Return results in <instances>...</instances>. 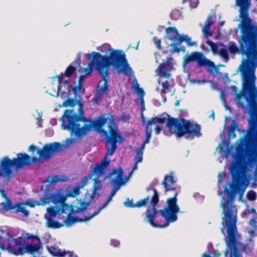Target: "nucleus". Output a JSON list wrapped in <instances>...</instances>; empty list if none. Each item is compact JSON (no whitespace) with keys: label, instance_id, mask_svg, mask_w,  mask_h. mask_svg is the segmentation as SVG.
I'll use <instances>...</instances> for the list:
<instances>
[{"label":"nucleus","instance_id":"9d476101","mask_svg":"<svg viewBox=\"0 0 257 257\" xmlns=\"http://www.w3.org/2000/svg\"><path fill=\"white\" fill-rule=\"evenodd\" d=\"M7 247L9 251L15 255H23L25 253H33L38 251L42 248V245L41 242L32 245L26 242L23 244L21 240L12 238L9 240Z\"/></svg>","mask_w":257,"mask_h":257},{"label":"nucleus","instance_id":"5fc2aeb1","mask_svg":"<svg viewBox=\"0 0 257 257\" xmlns=\"http://www.w3.org/2000/svg\"><path fill=\"white\" fill-rule=\"evenodd\" d=\"M120 244V242L116 239L111 240V245L114 247H118Z\"/></svg>","mask_w":257,"mask_h":257},{"label":"nucleus","instance_id":"7ed1b4c3","mask_svg":"<svg viewBox=\"0 0 257 257\" xmlns=\"http://www.w3.org/2000/svg\"><path fill=\"white\" fill-rule=\"evenodd\" d=\"M162 185L164 188V193L168 194L169 192H172L173 196L166 200V205L160 210L156 208L159 202V196L157 189L155 188L147 189L148 191H153V195L150 200L152 207L147 209L145 219L154 227H166L170 223L175 222L178 218L177 214L180 212L177 198L179 191L176 187L173 172L165 176Z\"/></svg>","mask_w":257,"mask_h":257},{"label":"nucleus","instance_id":"bf43d9fd","mask_svg":"<svg viewBox=\"0 0 257 257\" xmlns=\"http://www.w3.org/2000/svg\"><path fill=\"white\" fill-rule=\"evenodd\" d=\"M30 165L32 164V162H37L39 161V159H41L40 158H37V157H30Z\"/></svg>","mask_w":257,"mask_h":257},{"label":"nucleus","instance_id":"49530a36","mask_svg":"<svg viewBox=\"0 0 257 257\" xmlns=\"http://www.w3.org/2000/svg\"><path fill=\"white\" fill-rule=\"evenodd\" d=\"M239 246L241 247V249L243 252H247V251L250 250V248L248 247V246L247 244H241L239 242V244L238 245V247Z\"/></svg>","mask_w":257,"mask_h":257},{"label":"nucleus","instance_id":"6ab92c4d","mask_svg":"<svg viewBox=\"0 0 257 257\" xmlns=\"http://www.w3.org/2000/svg\"><path fill=\"white\" fill-rule=\"evenodd\" d=\"M198 65L199 67L206 66L208 68V71L210 72L213 71H216L218 70L217 67L222 66V65L219 64L216 66L213 61H210L204 56L203 54L201 52L200 53V55L198 57L197 61Z\"/></svg>","mask_w":257,"mask_h":257},{"label":"nucleus","instance_id":"20e7f679","mask_svg":"<svg viewBox=\"0 0 257 257\" xmlns=\"http://www.w3.org/2000/svg\"><path fill=\"white\" fill-rule=\"evenodd\" d=\"M243 156L236 155L235 163L230 168L232 178L231 183L229 185L230 191H227V199L221 202L223 216L222 217V228L221 230L226 231L237 230L236 223L237 221V209L233 204L235 196L240 193L241 196L248 185V178L245 170L241 168L242 164Z\"/></svg>","mask_w":257,"mask_h":257},{"label":"nucleus","instance_id":"69168bd1","mask_svg":"<svg viewBox=\"0 0 257 257\" xmlns=\"http://www.w3.org/2000/svg\"><path fill=\"white\" fill-rule=\"evenodd\" d=\"M162 130V128L161 127L159 126H157L156 127V128H155V133L156 134H159L161 131Z\"/></svg>","mask_w":257,"mask_h":257},{"label":"nucleus","instance_id":"09e8293b","mask_svg":"<svg viewBox=\"0 0 257 257\" xmlns=\"http://www.w3.org/2000/svg\"><path fill=\"white\" fill-rule=\"evenodd\" d=\"M243 213L245 215L253 214H254V216H255V215L257 214V213L256 212L255 209H254L253 208L247 209L246 211H244Z\"/></svg>","mask_w":257,"mask_h":257},{"label":"nucleus","instance_id":"4d7b16f0","mask_svg":"<svg viewBox=\"0 0 257 257\" xmlns=\"http://www.w3.org/2000/svg\"><path fill=\"white\" fill-rule=\"evenodd\" d=\"M41 203H42V202L39 203V202H33V203H27L26 204L29 205L31 207H35V206L36 205H42Z\"/></svg>","mask_w":257,"mask_h":257},{"label":"nucleus","instance_id":"7c9ffc66","mask_svg":"<svg viewBox=\"0 0 257 257\" xmlns=\"http://www.w3.org/2000/svg\"><path fill=\"white\" fill-rule=\"evenodd\" d=\"M76 68L72 66V65H70L68 66L65 72V75L67 77H71L73 73L76 71Z\"/></svg>","mask_w":257,"mask_h":257},{"label":"nucleus","instance_id":"c9c22d12","mask_svg":"<svg viewBox=\"0 0 257 257\" xmlns=\"http://www.w3.org/2000/svg\"><path fill=\"white\" fill-rule=\"evenodd\" d=\"M206 44L211 47V51L213 54H216L218 52L217 44L211 41H207Z\"/></svg>","mask_w":257,"mask_h":257},{"label":"nucleus","instance_id":"a19ab883","mask_svg":"<svg viewBox=\"0 0 257 257\" xmlns=\"http://www.w3.org/2000/svg\"><path fill=\"white\" fill-rule=\"evenodd\" d=\"M153 42L156 46L157 48L159 50H161L162 49V48L161 47V40L158 39L157 37H155L153 39Z\"/></svg>","mask_w":257,"mask_h":257},{"label":"nucleus","instance_id":"72a5a7b5","mask_svg":"<svg viewBox=\"0 0 257 257\" xmlns=\"http://www.w3.org/2000/svg\"><path fill=\"white\" fill-rule=\"evenodd\" d=\"M146 144L143 143L141 146L139 147L136 151V156H138L139 159V161L141 160V158L143 157V153L145 150Z\"/></svg>","mask_w":257,"mask_h":257},{"label":"nucleus","instance_id":"423d86ee","mask_svg":"<svg viewBox=\"0 0 257 257\" xmlns=\"http://www.w3.org/2000/svg\"><path fill=\"white\" fill-rule=\"evenodd\" d=\"M91 56V59L88 66L84 69V75L85 77L91 74L94 66L97 71V67L99 65L102 67V71L112 66L119 73L126 74L132 72V68L127 63L125 55L121 50L111 49L108 56L102 55L98 52H92Z\"/></svg>","mask_w":257,"mask_h":257},{"label":"nucleus","instance_id":"4be33fe9","mask_svg":"<svg viewBox=\"0 0 257 257\" xmlns=\"http://www.w3.org/2000/svg\"><path fill=\"white\" fill-rule=\"evenodd\" d=\"M213 17L209 15L208 16L207 19L205 22L204 27H202V32L206 37L212 36V33L209 32L210 28L213 24L212 21Z\"/></svg>","mask_w":257,"mask_h":257},{"label":"nucleus","instance_id":"f3484780","mask_svg":"<svg viewBox=\"0 0 257 257\" xmlns=\"http://www.w3.org/2000/svg\"><path fill=\"white\" fill-rule=\"evenodd\" d=\"M110 163V161L106 159V157H104L100 163H98L94 165H91V169L92 170L89 174L90 178L93 176L97 177L105 176L106 174L105 169L109 165Z\"/></svg>","mask_w":257,"mask_h":257},{"label":"nucleus","instance_id":"37998d69","mask_svg":"<svg viewBox=\"0 0 257 257\" xmlns=\"http://www.w3.org/2000/svg\"><path fill=\"white\" fill-rule=\"evenodd\" d=\"M150 125H148V124L147 123V125L146 127L145 130V133H146V138L148 139L151 138V134L152 132V129L151 128H150Z\"/></svg>","mask_w":257,"mask_h":257},{"label":"nucleus","instance_id":"bb28decb","mask_svg":"<svg viewBox=\"0 0 257 257\" xmlns=\"http://www.w3.org/2000/svg\"><path fill=\"white\" fill-rule=\"evenodd\" d=\"M0 176H3L6 178L8 180H10L13 178L12 174H7L5 168L3 165V159L0 161Z\"/></svg>","mask_w":257,"mask_h":257},{"label":"nucleus","instance_id":"f257e3e1","mask_svg":"<svg viewBox=\"0 0 257 257\" xmlns=\"http://www.w3.org/2000/svg\"><path fill=\"white\" fill-rule=\"evenodd\" d=\"M62 127L68 131L71 135L81 138L94 127L105 136L106 142L111 144L105 157L112 156L117 148L118 141L122 142L123 138L118 133L117 127L113 115L99 116L96 120L92 121L82 115L73 113V110H66L61 118Z\"/></svg>","mask_w":257,"mask_h":257},{"label":"nucleus","instance_id":"774afa93","mask_svg":"<svg viewBox=\"0 0 257 257\" xmlns=\"http://www.w3.org/2000/svg\"><path fill=\"white\" fill-rule=\"evenodd\" d=\"M214 257H220L221 255V253L219 252L218 250H216L213 252Z\"/></svg>","mask_w":257,"mask_h":257},{"label":"nucleus","instance_id":"338daca9","mask_svg":"<svg viewBox=\"0 0 257 257\" xmlns=\"http://www.w3.org/2000/svg\"><path fill=\"white\" fill-rule=\"evenodd\" d=\"M88 178L87 177H85L83 178V179L82 180V186H84L85 185L87 182H88Z\"/></svg>","mask_w":257,"mask_h":257},{"label":"nucleus","instance_id":"c85d7f7f","mask_svg":"<svg viewBox=\"0 0 257 257\" xmlns=\"http://www.w3.org/2000/svg\"><path fill=\"white\" fill-rule=\"evenodd\" d=\"M99 178L100 177H95V178L93 179L94 183L92 187V194L93 195H95L97 191L100 188L99 185L100 184V181L99 180Z\"/></svg>","mask_w":257,"mask_h":257},{"label":"nucleus","instance_id":"ddd939ff","mask_svg":"<svg viewBox=\"0 0 257 257\" xmlns=\"http://www.w3.org/2000/svg\"><path fill=\"white\" fill-rule=\"evenodd\" d=\"M63 148V146L60 143L54 142L45 144L41 149L32 145L30 146L28 150L32 153L37 151V154L39 156V158L47 160L50 158L53 153L61 151Z\"/></svg>","mask_w":257,"mask_h":257},{"label":"nucleus","instance_id":"58836bf2","mask_svg":"<svg viewBox=\"0 0 257 257\" xmlns=\"http://www.w3.org/2000/svg\"><path fill=\"white\" fill-rule=\"evenodd\" d=\"M63 105L66 107H74L75 105V101L73 98H68L64 102Z\"/></svg>","mask_w":257,"mask_h":257},{"label":"nucleus","instance_id":"39448f33","mask_svg":"<svg viewBox=\"0 0 257 257\" xmlns=\"http://www.w3.org/2000/svg\"><path fill=\"white\" fill-rule=\"evenodd\" d=\"M242 80L241 89L238 92L235 85H231L236 104L248 112L257 104V88L255 86V69H239Z\"/></svg>","mask_w":257,"mask_h":257},{"label":"nucleus","instance_id":"6e6552de","mask_svg":"<svg viewBox=\"0 0 257 257\" xmlns=\"http://www.w3.org/2000/svg\"><path fill=\"white\" fill-rule=\"evenodd\" d=\"M247 112L249 114L248 127L236 146L237 155H242L244 149L257 150V104Z\"/></svg>","mask_w":257,"mask_h":257},{"label":"nucleus","instance_id":"e2e57ef3","mask_svg":"<svg viewBox=\"0 0 257 257\" xmlns=\"http://www.w3.org/2000/svg\"><path fill=\"white\" fill-rule=\"evenodd\" d=\"M85 78V75H81L79 76L78 79V83L79 84H83V81L84 80Z\"/></svg>","mask_w":257,"mask_h":257},{"label":"nucleus","instance_id":"cd10ccee","mask_svg":"<svg viewBox=\"0 0 257 257\" xmlns=\"http://www.w3.org/2000/svg\"><path fill=\"white\" fill-rule=\"evenodd\" d=\"M200 52H193L190 53V55L187 56L186 60L187 61H197L199 56L200 55Z\"/></svg>","mask_w":257,"mask_h":257},{"label":"nucleus","instance_id":"6e6d98bb","mask_svg":"<svg viewBox=\"0 0 257 257\" xmlns=\"http://www.w3.org/2000/svg\"><path fill=\"white\" fill-rule=\"evenodd\" d=\"M80 62H81V56H80V54H78L77 56L76 60L72 63V64H78L79 67H81Z\"/></svg>","mask_w":257,"mask_h":257},{"label":"nucleus","instance_id":"4468645a","mask_svg":"<svg viewBox=\"0 0 257 257\" xmlns=\"http://www.w3.org/2000/svg\"><path fill=\"white\" fill-rule=\"evenodd\" d=\"M123 170L120 167L117 169H113L112 170L111 173L110 175H116L115 178L112 179L111 181V183L114 186V188L111 191L109 197L105 203L97 210V211H99V213L102 209L104 208L107 204L112 200V197L115 194L117 190L120 188V185L124 183V182L123 180Z\"/></svg>","mask_w":257,"mask_h":257},{"label":"nucleus","instance_id":"603ef678","mask_svg":"<svg viewBox=\"0 0 257 257\" xmlns=\"http://www.w3.org/2000/svg\"><path fill=\"white\" fill-rule=\"evenodd\" d=\"M64 257H78L77 254H75L73 251H66Z\"/></svg>","mask_w":257,"mask_h":257},{"label":"nucleus","instance_id":"c03bdc74","mask_svg":"<svg viewBox=\"0 0 257 257\" xmlns=\"http://www.w3.org/2000/svg\"><path fill=\"white\" fill-rule=\"evenodd\" d=\"M66 253V251H62L61 249L58 248L57 252H55L54 256L57 257H64L65 254Z\"/></svg>","mask_w":257,"mask_h":257},{"label":"nucleus","instance_id":"0eeeda50","mask_svg":"<svg viewBox=\"0 0 257 257\" xmlns=\"http://www.w3.org/2000/svg\"><path fill=\"white\" fill-rule=\"evenodd\" d=\"M67 195H64L59 192L51 193L49 191L44 193L43 196L41 198L42 205H46L52 202L56 206L50 207L47 208V211L50 217H55L57 215L66 213V211L69 210L70 213H78L84 211L89 205V202H84L81 199L77 200L76 204L70 208V206L65 203Z\"/></svg>","mask_w":257,"mask_h":257},{"label":"nucleus","instance_id":"e433bc0d","mask_svg":"<svg viewBox=\"0 0 257 257\" xmlns=\"http://www.w3.org/2000/svg\"><path fill=\"white\" fill-rule=\"evenodd\" d=\"M74 223H75L74 216H71L70 213L68 214L64 220V223L67 226H70Z\"/></svg>","mask_w":257,"mask_h":257},{"label":"nucleus","instance_id":"680f3d73","mask_svg":"<svg viewBox=\"0 0 257 257\" xmlns=\"http://www.w3.org/2000/svg\"><path fill=\"white\" fill-rule=\"evenodd\" d=\"M137 90L138 93L140 94L141 95V97L144 96V95L145 94V92L142 88H139L137 89Z\"/></svg>","mask_w":257,"mask_h":257},{"label":"nucleus","instance_id":"b1692460","mask_svg":"<svg viewBox=\"0 0 257 257\" xmlns=\"http://www.w3.org/2000/svg\"><path fill=\"white\" fill-rule=\"evenodd\" d=\"M167 64L165 63H163L159 65L157 70L158 74L161 77L168 78L170 76L171 74L165 70L167 68Z\"/></svg>","mask_w":257,"mask_h":257},{"label":"nucleus","instance_id":"1a4fd4ad","mask_svg":"<svg viewBox=\"0 0 257 257\" xmlns=\"http://www.w3.org/2000/svg\"><path fill=\"white\" fill-rule=\"evenodd\" d=\"M167 115L169 117L168 115ZM166 125L170 131L174 127V133L179 138L184 136L186 139L191 140L195 137L199 138L202 136L200 125L192 123L185 118L179 119L175 117H169Z\"/></svg>","mask_w":257,"mask_h":257},{"label":"nucleus","instance_id":"9b49d317","mask_svg":"<svg viewBox=\"0 0 257 257\" xmlns=\"http://www.w3.org/2000/svg\"><path fill=\"white\" fill-rule=\"evenodd\" d=\"M3 165L7 174H12L14 177L12 167H15L16 169L23 168L24 166H30V156L26 153H20L17 154V157L10 159L7 156L3 158Z\"/></svg>","mask_w":257,"mask_h":257},{"label":"nucleus","instance_id":"de8ad7c7","mask_svg":"<svg viewBox=\"0 0 257 257\" xmlns=\"http://www.w3.org/2000/svg\"><path fill=\"white\" fill-rule=\"evenodd\" d=\"M65 179H60L58 176L53 177L50 181V183L52 184H55L58 183L59 181H65Z\"/></svg>","mask_w":257,"mask_h":257},{"label":"nucleus","instance_id":"8fccbe9b","mask_svg":"<svg viewBox=\"0 0 257 257\" xmlns=\"http://www.w3.org/2000/svg\"><path fill=\"white\" fill-rule=\"evenodd\" d=\"M142 160H143V158H141V160L139 161V159L138 157V156H135L136 162H135V164L134 166H133V171H134V170L137 169V168H138V164L139 163L142 162Z\"/></svg>","mask_w":257,"mask_h":257},{"label":"nucleus","instance_id":"2eb2a0df","mask_svg":"<svg viewBox=\"0 0 257 257\" xmlns=\"http://www.w3.org/2000/svg\"><path fill=\"white\" fill-rule=\"evenodd\" d=\"M99 65L97 67V72L102 78L104 82L102 85L99 87V88L96 90L94 99L97 101L101 100L103 96V94L106 93L108 90L109 88V73L108 68H105L104 71H102V67Z\"/></svg>","mask_w":257,"mask_h":257},{"label":"nucleus","instance_id":"f03ea898","mask_svg":"<svg viewBox=\"0 0 257 257\" xmlns=\"http://www.w3.org/2000/svg\"><path fill=\"white\" fill-rule=\"evenodd\" d=\"M250 0H235V5L239 7L240 22L238 25L240 30L238 47L231 44L228 50L231 54L238 53L243 58L239 69H256L257 68V24L253 23L248 17V11Z\"/></svg>","mask_w":257,"mask_h":257},{"label":"nucleus","instance_id":"c756f323","mask_svg":"<svg viewBox=\"0 0 257 257\" xmlns=\"http://www.w3.org/2000/svg\"><path fill=\"white\" fill-rule=\"evenodd\" d=\"M219 55L224 59L225 62H227L229 59V55L227 50L225 48H221L218 52Z\"/></svg>","mask_w":257,"mask_h":257},{"label":"nucleus","instance_id":"412c9836","mask_svg":"<svg viewBox=\"0 0 257 257\" xmlns=\"http://www.w3.org/2000/svg\"><path fill=\"white\" fill-rule=\"evenodd\" d=\"M167 38L169 40L178 42V38L180 35L179 34L177 29L175 27H168L166 29Z\"/></svg>","mask_w":257,"mask_h":257},{"label":"nucleus","instance_id":"a211bd4d","mask_svg":"<svg viewBox=\"0 0 257 257\" xmlns=\"http://www.w3.org/2000/svg\"><path fill=\"white\" fill-rule=\"evenodd\" d=\"M183 42H185L189 46H193L196 45V42H192L191 38L187 35H180L178 38V42L172 43L170 44L171 47H174V48L171 51L172 53H179L181 51H185V47H178Z\"/></svg>","mask_w":257,"mask_h":257},{"label":"nucleus","instance_id":"a878e982","mask_svg":"<svg viewBox=\"0 0 257 257\" xmlns=\"http://www.w3.org/2000/svg\"><path fill=\"white\" fill-rule=\"evenodd\" d=\"M99 214V211H95L91 215L85 216L83 218H80L78 216H74L75 222L83 221H87L92 218L95 216Z\"/></svg>","mask_w":257,"mask_h":257},{"label":"nucleus","instance_id":"0e129e2a","mask_svg":"<svg viewBox=\"0 0 257 257\" xmlns=\"http://www.w3.org/2000/svg\"><path fill=\"white\" fill-rule=\"evenodd\" d=\"M58 248H56L55 247H51V248L50 249L49 251L54 256V254L55 252H57Z\"/></svg>","mask_w":257,"mask_h":257},{"label":"nucleus","instance_id":"ea45409f","mask_svg":"<svg viewBox=\"0 0 257 257\" xmlns=\"http://www.w3.org/2000/svg\"><path fill=\"white\" fill-rule=\"evenodd\" d=\"M257 214L255 216H254V217L251 218L249 221V224L251 227H252L254 229H256L257 228Z\"/></svg>","mask_w":257,"mask_h":257},{"label":"nucleus","instance_id":"393cba45","mask_svg":"<svg viewBox=\"0 0 257 257\" xmlns=\"http://www.w3.org/2000/svg\"><path fill=\"white\" fill-rule=\"evenodd\" d=\"M167 120L166 117H152L151 119L148 120L147 121L148 125H151L153 123L154 124H163Z\"/></svg>","mask_w":257,"mask_h":257},{"label":"nucleus","instance_id":"aec40b11","mask_svg":"<svg viewBox=\"0 0 257 257\" xmlns=\"http://www.w3.org/2000/svg\"><path fill=\"white\" fill-rule=\"evenodd\" d=\"M246 154L247 155L249 161L251 164H255L256 167L254 172V177L257 178V150L253 149H244Z\"/></svg>","mask_w":257,"mask_h":257},{"label":"nucleus","instance_id":"f704fd0d","mask_svg":"<svg viewBox=\"0 0 257 257\" xmlns=\"http://www.w3.org/2000/svg\"><path fill=\"white\" fill-rule=\"evenodd\" d=\"M162 89L161 93L163 94H166L169 91V88L170 87V83L168 80H166L163 82L162 84Z\"/></svg>","mask_w":257,"mask_h":257},{"label":"nucleus","instance_id":"2f4dec72","mask_svg":"<svg viewBox=\"0 0 257 257\" xmlns=\"http://www.w3.org/2000/svg\"><path fill=\"white\" fill-rule=\"evenodd\" d=\"M150 200V197L149 196L144 198L143 199L139 200L136 203V206L138 208H140L143 206H146V205L149 203Z\"/></svg>","mask_w":257,"mask_h":257},{"label":"nucleus","instance_id":"864d4df0","mask_svg":"<svg viewBox=\"0 0 257 257\" xmlns=\"http://www.w3.org/2000/svg\"><path fill=\"white\" fill-rule=\"evenodd\" d=\"M27 239H30L32 241H34L35 239H36L38 242H41L40 239L36 235H30L27 237Z\"/></svg>","mask_w":257,"mask_h":257},{"label":"nucleus","instance_id":"79ce46f5","mask_svg":"<svg viewBox=\"0 0 257 257\" xmlns=\"http://www.w3.org/2000/svg\"><path fill=\"white\" fill-rule=\"evenodd\" d=\"M124 205L126 207L135 208L136 206V203L134 204L132 201L130 200L129 198H127L126 201L124 202Z\"/></svg>","mask_w":257,"mask_h":257},{"label":"nucleus","instance_id":"4c0bfd02","mask_svg":"<svg viewBox=\"0 0 257 257\" xmlns=\"http://www.w3.org/2000/svg\"><path fill=\"white\" fill-rule=\"evenodd\" d=\"M237 127L236 125H231L228 130V136L230 138H234L236 137L235 134V128Z\"/></svg>","mask_w":257,"mask_h":257},{"label":"nucleus","instance_id":"473e14b6","mask_svg":"<svg viewBox=\"0 0 257 257\" xmlns=\"http://www.w3.org/2000/svg\"><path fill=\"white\" fill-rule=\"evenodd\" d=\"M256 197V193L252 190H249L246 193V197L249 201H255Z\"/></svg>","mask_w":257,"mask_h":257},{"label":"nucleus","instance_id":"13d9d810","mask_svg":"<svg viewBox=\"0 0 257 257\" xmlns=\"http://www.w3.org/2000/svg\"><path fill=\"white\" fill-rule=\"evenodd\" d=\"M141 110H142V112H141V117H142V121L143 122H145V117H144V114H143V111L145 110V105H141Z\"/></svg>","mask_w":257,"mask_h":257},{"label":"nucleus","instance_id":"052dcab7","mask_svg":"<svg viewBox=\"0 0 257 257\" xmlns=\"http://www.w3.org/2000/svg\"><path fill=\"white\" fill-rule=\"evenodd\" d=\"M251 187L256 188L257 187V178L254 177L253 181L251 183Z\"/></svg>","mask_w":257,"mask_h":257},{"label":"nucleus","instance_id":"5701e85b","mask_svg":"<svg viewBox=\"0 0 257 257\" xmlns=\"http://www.w3.org/2000/svg\"><path fill=\"white\" fill-rule=\"evenodd\" d=\"M46 218L47 219L46 226L47 227L57 229L63 226V225L60 223L58 221L54 220L50 217H46Z\"/></svg>","mask_w":257,"mask_h":257},{"label":"nucleus","instance_id":"dca6fc26","mask_svg":"<svg viewBox=\"0 0 257 257\" xmlns=\"http://www.w3.org/2000/svg\"><path fill=\"white\" fill-rule=\"evenodd\" d=\"M6 198V202H3L1 204L4 210L6 212L10 210H13L15 213L21 212L24 217H28L29 215V211L26 210V207L23 205L24 204L18 202L13 204L10 199L8 198L6 195H4Z\"/></svg>","mask_w":257,"mask_h":257},{"label":"nucleus","instance_id":"3c124183","mask_svg":"<svg viewBox=\"0 0 257 257\" xmlns=\"http://www.w3.org/2000/svg\"><path fill=\"white\" fill-rule=\"evenodd\" d=\"M79 193V188L78 187H75L73 189V192L69 195L70 196H72L73 197L77 196Z\"/></svg>","mask_w":257,"mask_h":257},{"label":"nucleus","instance_id":"f8f14e48","mask_svg":"<svg viewBox=\"0 0 257 257\" xmlns=\"http://www.w3.org/2000/svg\"><path fill=\"white\" fill-rule=\"evenodd\" d=\"M227 236L225 238L226 248L224 251V257H242L238 248L239 235L237 230L226 231Z\"/></svg>","mask_w":257,"mask_h":257},{"label":"nucleus","instance_id":"a18cd8bd","mask_svg":"<svg viewBox=\"0 0 257 257\" xmlns=\"http://www.w3.org/2000/svg\"><path fill=\"white\" fill-rule=\"evenodd\" d=\"M83 87V84H79L73 88V92L75 95H77L78 91H80Z\"/></svg>","mask_w":257,"mask_h":257}]
</instances>
